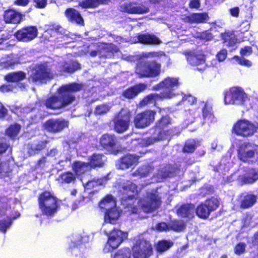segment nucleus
I'll list each match as a JSON object with an SVG mask.
<instances>
[{"mask_svg":"<svg viewBox=\"0 0 258 258\" xmlns=\"http://www.w3.org/2000/svg\"><path fill=\"white\" fill-rule=\"evenodd\" d=\"M82 88V85L77 83L69 84L59 87L57 95L48 98L46 101L45 105L42 106L40 102L36 104L35 107L39 114L35 116L34 119L32 118V122H37L46 115L44 112L45 108L57 109L71 104L75 99L73 94L80 91Z\"/></svg>","mask_w":258,"mask_h":258,"instance_id":"1","label":"nucleus"},{"mask_svg":"<svg viewBox=\"0 0 258 258\" xmlns=\"http://www.w3.org/2000/svg\"><path fill=\"white\" fill-rule=\"evenodd\" d=\"M119 192L122 196V204L131 209L132 213H137L139 210L135 205V201H133V198L138 192L136 184L130 181H126L121 184Z\"/></svg>","mask_w":258,"mask_h":258,"instance_id":"2","label":"nucleus"},{"mask_svg":"<svg viewBox=\"0 0 258 258\" xmlns=\"http://www.w3.org/2000/svg\"><path fill=\"white\" fill-rule=\"evenodd\" d=\"M39 208L44 215L48 216L53 215L58 208L57 200L52 194L45 191L39 197Z\"/></svg>","mask_w":258,"mask_h":258,"instance_id":"3","label":"nucleus"},{"mask_svg":"<svg viewBox=\"0 0 258 258\" xmlns=\"http://www.w3.org/2000/svg\"><path fill=\"white\" fill-rule=\"evenodd\" d=\"M179 85L178 78L167 77L159 84L154 86L153 89L156 91L164 90V91L159 94L162 99H171L176 95L174 91Z\"/></svg>","mask_w":258,"mask_h":258,"instance_id":"4","label":"nucleus"},{"mask_svg":"<svg viewBox=\"0 0 258 258\" xmlns=\"http://www.w3.org/2000/svg\"><path fill=\"white\" fill-rule=\"evenodd\" d=\"M170 123V119L168 116L163 117L156 124L155 132L153 135V137L143 140L144 143L143 144L149 146L157 141L163 139L169 140L172 133L171 131H167L168 134L165 133L164 129Z\"/></svg>","mask_w":258,"mask_h":258,"instance_id":"5","label":"nucleus"},{"mask_svg":"<svg viewBox=\"0 0 258 258\" xmlns=\"http://www.w3.org/2000/svg\"><path fill=\"white\" fill-rule=\"evenodd\" d=\"M53 78V74L47 63L35 66L30 72L29 80L35 83H45Z\"/></svg>","mask_w":258,"mask_h":258,"instance_id":"6","label":"nucleus"},{"mask_svg":"<svg viewBox=\"0 0 258 258\" xmlns=\"http://www.w3.org/2000/svg\"><path fill=\"white\" fill-rule=\"evenodd\" d=\"M233 132L243 137L252 136L258 130V123L251 122L246 119H240L233 126Z\"/></svg>","mask_w":258,"mask_h":258,"instance_id":"7","label":"nucleus"},{"mask_svg":"<svg viewBox=\"0 0 258 258\" xmlns=\"http://www.w3.org/2000/svg\"><path fill=\"white\" fill-rule=\"evenodd\" d=\"M161 197L157 190L148 192L147 197L138 201L137 204L146 213L151 212L159 207L161 204Z\"/></svg>","mask_w":258,"mask_h":258,"instance_id":"8","label":"nucleus"},{"mask_svg":"<svg viewBox=\"0 0 258 258\" xmlns=\"http://www.w3.org/2000/svg\"><path fill=\"white\" fill-rule=\"evenodd\" d=\"M160 64L156 61L141 62L137 66L136 73L140 78L155 77L160 74Z\"/></svg>","mask_w":258,"mask_h":258,"instance_id":"9","label":"nucleus"},{"mask_svg":"<svg viewBox=\"0 0 258 258\" xmlns=\"http://www.w3.org/2000/svg\"><path fill=\"white\" fill-rule=\"evenodd\" d=\"M258 158V146L250 143H242L238 150V157L245 162H252Z\"/></svg>","mask_w":258,"mask_h":258,"instance_id":"10","label":"nucleus"},{"mask_svg":"<svg viewBox=\"0 0 258 258\" xmlns=\"http://www.w3.org/2000/svg\"><path fill=\"white\" fill-rule=\"evenodd\" d=\"M247 100V95L239 87H233L225 94V104L243 105Z\"/></svg>","mask_w":258,"mask_h":258,"instance_id":"11","label":"nucleus"},{"mask_svg":"<svg viewBox=\"0 0 258 258\" xmlns=\"http://www.w3.org/2000/svg\"><path fill=\"white\" fill-rule=\"evenodd\" d=\"M127 237V233L119 230H114L108 235L107 242L103 249L104 252H109L117 248Z\"/></svg>","mask_w":258,"mask_h":258,"instance_id":"12","label":"nucleus"},{"mask_svg":"<svg viewBox=\"0 0 258 258\" xmlns=\"http://www.w3.org/2000/svg\"><path fill=\"white\" fill-rule=\"evenodd\" d=\"M219 206L218 199L212 198L206 200L205 203L199 205L196 210L197 215L200 218L207 219L210 216L211 212L216 210Z\"/></svg>","mask_w":258,"mask_h":258,"instance_id":"13","label":"nucleus"},{"mask_svg":"<svg viewBox=\"0 0 258 258\" xmlns=\"http://www.w3.org/2000/svg\"><path fill=\"white\" fill-rule=\"evenodd\" d=\"M152 253V248L150 243L144 239L136 241L133 248L134 258H148Z\"/></svg>","mask_w":258,"mask_h":258,"instance_id":"14","label":"nucleus"},{"mask_svg":"<svg viewBox=\"0 0 258 258\" xmlns=\"http://www.w3.org/2000/svg\"><path fill=\"white\" fill-rule=\"evenodd\" d=\"M20 215L16 212L13 214L10 208L8 209L7 207L6 209L4 207L0 208V231L6 232L7 229L11 226L12 220L19 217Z\"/></svg>","mask_w":258,"mask_h":258,"instance_id":"15","label":"nucleus"},{"mask_svg":"<svg viewBox=\"0 0 258 258\" xmlns=\"http://www.w3.org/2000/svg\"><path fill=\"white\" fill-rule=\"evenodd\" d=\"M131 115L129 111L122 109L114 119V130L119 133L126 131L129 126Z\"/></svg>","mask_w":258,"mask_h":258,"instance_id":"16","label":"nucleus"},{"mask_svg":"<svg viewBox=\"0 0 258 258\" xmlns=\"http://www.w3.org/2000/svg\"><path fill=\"white\" fill-rule=\"evenodd\" d=\"M187 61L191 66H196L199 71H202L206 69L205 56L203 51L189 52L186 54Z\"/></svg>","mask_w":258,"mask_h":258,"instance_id":"17","label":"nucleus"},{"mask_svg":"<svg viewBox=\"0 0 258 258\" xmlns=\"http://www.w3.org/2000/svg\"><path fill=\"white\" fill-rule=\"evenodd\" d=\"M156 112L151 110H147L138 114L134 119L136 127L143 128L148 126L154 120Z\"/></svg>","mask_w":258,"mask_h":258,"instance_id":"18","label":"nucleus"},{"mask_svg":"<svg viewBox=\"0 0 258 258\" xmlns=\"http://www.w3.org/2000/svg\"><path fill=\"white\" fill-rule=\"evenodd\" d=\"M37 34L38 30L36 27L28 26L17 31L15 36L19 41L29 42L35 38Z\"/></svg>","mask_w":258,"mask_h":258,"instance_id":"19","label":"nucleus"},{"mask_svg":"<svg viewBox=\"0 0 258 258\" xmlns=\"http://www.w3.org/2000/svg\"><path fill=\"white\" fill-rule=\"evenodd\" d=\"M68 126V122L63 119H51L47 120L45 128L49 132L57 133Z\"/></svg>","mask_w":258,"mask_h":258,"instance_id":"20","label":"nucleus"},{"mask_svg":"<svg viewBox=\"0 0 258 258\" xmlns=\"http://www.w3.org/2000/svg\"><path fill=\"white\" fill-rule=\"evenodd\" d=\"M121 11L130 14H143L149 12V9L144 5L135 3H126L120 6Z\"/></svg>","mask_w":258,"mask_h":258,"instance_id":"21","label":"nucleus"},{"mask_svg":"<svg viewBox=\"0 0 258 258\" xmlns=\"http://www.w3.org/2000/svg\"><path fill=\"white\" fill-rule=\"evenodd\" d=\"M121 210L118 207H115L111 209L106 211L104 215V223L103 227L104 229L107 225L110 224L112 225L115 224L121 214Z\"/></svg>","mask_w":258,"mask_h":258,"instance_id":"22","label":"nucleus"},{"mask_svg":"<svg viewBox=\"0 0 258 258\" xmlns=\"http://www.w3.org/2000/svg\"><path fill=\"white\" fill-rule=\"evenodd\" d=\"M139 157L136 155L127 154L121 158L116 163V166L118 169H127L132 166L137 164Z\"/></svg>","mask_w":258,"mask_h":258,"instance_id":"23","label":"nucleus"},{"mask_svg":"<svg viewBox=\"0 0 258 258\" xmlns=\"http://www.w3.org/2000/svg\"><path fill=\"white\" fill-rule=\"evenodd\" d=\"M117 144V140L113 135L105 134L100 139L101 145L104 149L110 151H114Z\"/></svg>","mask_w":258,"mask_h":258,"instance_id":"24","label":"nucleus"},{"mask_svg":"<svg viewBox=\"0 0 258 258\" xmlns=\"http://www.w3.org/2000/svg\"><path fill=\"white\" fill-rule=\"evenodd\" d=\"M138 41L145 44L156 45L161 43L158 37L153 34H139L138 36Z\"/></svg>","mask_w":258,"mask_h":258,"instance_id":"25","label":"nucleus"},{"mask_svg":"<svg viewBox=\"0 0 258 258\" xmlns=\"http://www.w3.org/2000/svg\"><path fill=\"white\" fill-rule=\"evenodd\" d=\"M147 85L144 84H139L131 87L123 92V96L127 99H132L135 97L139 93L147 89Z\"/></svg>","mask_w":258,"mask_h":258,"instance_id":"26","label":"nucleus"},{"mask_svg":"<svg viewBox=\"0 0 258 258\" xmlns=\"http://www.w3.org/2000/svg\"><path fill=\"white\" fill-rule=\"evenodd\" d=\"M199 107L201 108L202 117L206 121L211 122L214 118L211 105L205 102H199Z\"/></svg>","mask_w":258,"mask_h":258,"instance_id":"27","label":"nucleus"},{"mask_svg":"<svg viewBox=\"0 0 258 258\" xmlns=\"http://www.w3.org/2000/svg\"><path fill=\"white\" fill-rule=\"evenodd\" d=\"M4 19L7 23H19L22 20V14L14 10H9L5 12Z\"/></svg>","mask_w":258,"mask_h":258,"instance_id":"28","label":"nucleus"},{"mask_svg":"<svg viewBox=\"0 0 258 258\" xmlns=\"http://www.w3.org/2000/svg\"><path fill=\"white\" fill-rule=\"evenodd\" d=\"M177 213L178 216L182 217L192 218L194 216L195 207L192 204L183 205L178 209Z\"/></svg>","mask_w":258,"mask_h":258,"instance_id":"29","label":"nucleus"},{"mask_svg":"<svg viewBox=\"0 0 258 258\" xmlns=\"http://www.w3.org/2000/svg\"><path fill=\"white\" fill-rule=\"evenodd\" d=\"M107 180V179L106 177H103L100 179H98L97 180H92L89 181L86 184H85L83 181L82 182L85 190H88L92 189V192H93L98 189L97 186L103 185L106 182ZM90 192H92V191Z\"/></svg>","mask_w":258,"mask_h":258,"instance_id":"30","label":"nucleus"},{"mask_svg":"<svg viewBox=\"0 0 258 258\" xmlns=\"http://www.w3.org/2000/svg\"><path fill=\"white\" fill-rule=\"evenodd\" d=\"M66 15L70 21L79 24H82L84 23L83 20L79 12L74 9L70 8L67 9L66 11Z\"/></svg>","mask_w":258,"mask_h":258,"instance_id":"31","label":"nucleus"},{"mask_svg":"<svg viewBox=\"0 0 258 258\" xmlns=\"http://www.w3.org/2000/svg\"><path fill=\"white\" fill-rule=\"evenodd\" d=\"M99 207L106 211L116 207V201L112 196L108 195L100 202Z\"/></svg>","mask_w":258,"mask_h":258,"instance_id":"32","label":"nucleus"},{"mask_svg":"<svg viewBox=\"0 0 258 258\" xmlns=\"http://www.w3.org/2000/svg\"><path fill=\"white\" fill-rule=\"evenodd\" d=\"M73 171L77 175H81L91 168L89 163L76 161L72 165Z\"/></svg>","mask_w":258,"mask_h":258,"instance_id":"33","label":"nucleus"},{"mask_svg":"<svg viewBox=\"0 0 258 258\" xmlns=\"http://www.w3.org/2000/svg\"><path fill=\"white\" fill-rule=\"evenodd\" d=\"M208 20V16L206 13L192 14L187 16L185 21L188 22L202 23Z\"/></svg>","mask_w":258,"mask_h":258,"instance_id":"34","label":"nucleus"},{"mask_svg":"<svg viewBox=\"0 0 258 258\" xmlns=\"http://www.w3.org/2000/svg\"><path fill=\"white\" fill-rule=\"evenodd\" d=\"M106 157L102 154H94L89 159L90 167L101 166L106 161Z\"/></svg>","mask_w":258,"mask_h":258,"instance_id":"35","label":"nucleus"},{"mask_svg":"<svg viewBox=\"0 0 258 258\" xmlns=\"http://www.w3.org/2000/svg\"><path fill=\"white\" fill-rule=\"evenodd\" d=\"M256 201V197L254 195L247 194L243 196L241 202V207L247 209L252 206Z\"/></svg>","mask_w":258,"mask_h":258,"instance_id":"36","label":"nucleus"},{"mask_svg":"<svg viewBox=\"0 0 258 258\" xmlns=\"http://www.w3.org/2000/svg\"><path fill=\"white\" fill-rule=\"evenodd\" d=\"M162 99L159 94H153L148 95L140 103L139 105L140 106H144L147 105L154 104L156 101Z\"/></svg>","mask_w":258,"mask_h":258,"instance_id":"37","label":"nucleus"},{"mask_svg":"<svg viewBox=\"0 0 258 258\" xmlns=\"http://www.w3.org/2000/svg\"><path fill=\"white\" fill-rule=\"evenodd\" d=\"M76 179L75 175L71 172L68 171L61 174L56 180L60 183H70Z\"/></svg>","mask_w":258,"mask_h":258,"instance_id":"38","label":"nucleus"},{"mask_svg":"<svg viewBox=\"0 0 258 258\" xmlns=\"http://www.w3.org/2000/svg\"><path fill=\"white\" fill-rule=\"evenodd\" d=\"M222 38L224 40V45L231 46L237 42V39L235 35L233 32H227L222 35Z\"/></svg>","mask_w":258,"mask_h":258,"instance_id":"39","label":"nucleus"},{"mask_svg":"<svg viewBox=\"0 0 258 258\" xmlns=\"http://www.w3.org/2000/svg\"><path fill=\"white\" fill-rule=\"evenodd\" d=\"M25 78V74L22 72L10 74L6 77V80L12 84L21 81Z\"/></svg>","mask_w":258,"mask_h":258,"instance_id":"40","label":"nucleus"},{"mask_svg":"<svg viewBox=\"0 0 258 258\" xmlns=\"http://www.w3.org/2000/svg\"><path fill=\"white\" fill-rule=\"evenodd\" d=\"M18 63H19V61L13 55L8 56L6 58H3L0 62L1 66L3 68H8Z\"/></svg>","mask_w":258,"mask_h":258,"instance_id":"41","label":"nucleus"},{"mask_svg":"<svg viewBox=\"0 0 258 258\" xmlns=\"http://www.w3.org/2000/svg\"><path fill=\"white\" fill-rule=\"evenodd\" d=\"M258 179V171L250 169L248 173L243 178L242 180L245 183H251Z\"/></svg>","mask_w":258,"mask_h":258,"instance_id":"42","label":"nucleus"},{"mask_svg":"<svg viewBox=\"0 0 258 258\" xmlns=\"http://www.w3.org/2000/svg\"><path fill=\"white\" fill-rule=\"evenodd\" d=\"M80 69V64L78 62L71 61L69 62V63L66 62L60 71L73 73Z\"/></svg>","mask_w":258,"mask_h":258,"instance_id":"43","label":"nucleus"},{"mask_svg":"<svg viewBox=\"0 0 258 258\" xmlns=\"http://www.w3.org/2000/svg\"><path fill=\"white\" fill-rule=\"evenodd\" d=\"M99 49L98 50L100 53L102 52H116L118 50V48L113 44H105L101 43L99 46Z\"/></svg>","mask_w":258,"mask_h":258,"instance_id":"44","label":"nucleus"},{"mask_svg":"<svg viewBox=\"0 0 258 258\" xmlns=\"http://www.w3.org/2000/svg\"><path fill=\"white\" fill-rule=\"evenodd\" d=\"M173 243L171 241L163 240L159 241L157 245V250L159 252H163L170 248Z\"/></svg>","mask_w":258,"mask_h":258,"instance_id":"45","label":"nucleus"},{"mask_svg":"<svg viewBox=\"0 0 258 258\" xmlns=\"http://www.w3.org/2000/svg\"><path fill=\"white\" fill-rule=\"evenodd\" d=\"M152 170V168L149 165H144L139 168L135 172L133 173L134 176H145L149 174Z\"/></svg>","mask_w":258,"mask_h":258,"instance_id":"46","label":"nucleus"},{"mask_svg":"<svg viewBox=\"0 0 258 258\" xmlns=\"http://www.w3.org/2000/svg\"><path fill=\"white\" fill-rule=\"evenodd\" d=\"M20 126L18 124L11 125L6 131L7 135L12 139H14L19 134Z\"/></svg>","mask_w":258,"mask_h":258,"instance_id":"47","label":"nucleus"},{"mask_svg":"<svg viewBox=\"0 0 258 258\" xmlns=\"http://www.w3.org/2000/svg\"><path fill=\"white\" fill-rule=\"evenodd\" d=\"M169 224V229L175 231H181L185 227V224L182 221H173Z\"/></svg>","mask_w":258,"mask_h":258,"instance_id":"48","label":"nucleus"},{"mask_svg":"<svg viewBox=\"0 0 258 258\" xmlns=\"http://www.w3.org/2000/svg\"><path fill=\"white\" fill-rule=\"evenodd\" d=\"M188 113L190 116L194 119H198L201 117V109L199 107V103L198 105H192L188 109Z\"/></svg>","mask_w":258,"mask_h":258,"instance_id":"49","label":"nucleus"},{"mask_svg":"<svg viewBox=\"0 0 258 258\" xmlns=\"http://www.w3.org/2000/svg\"><path fill=\"white\" fill-rule=\"evenodd\" d=\"M198 146V143L193 139L188 140L184 145L183 151L184 152H192Z\"/></svg>","mask_w":258,"mask_h":258,"instance_id":"50","label":"nucleus"},{"mask_svg":"<svg viewBox=\"0 0 258 258\" xmlns=\"http://www.w3.org/2000/svg\"><path fill=\"white\" fill-rule=\"evenodd\" d=\"M162 56L166 57L165 54L162 51L147 52L142 54L141 58H159Z\"/></svg>","mask_w":258,"mask_h":258,"instance_id":"51","label":"nucleus"},{"mask_svg":"<svg viewBox=\"0 0 258 258\" xmlns=\"http://www.w3.org/2000/svg\"><path fill=\"white\" fill-rule=\"evenodd\" d=\"M11 169L8 161L0 163V176L4 177L9 175Z\"/></svg>","mask_w":258,"mask_h":258,"instance_id":"52","label":"nucleus"},{"mask_svg":"<svg viewBox=\"0 0 258 258\" xmlns=\"http://www.w3.org/2000/svg\"><path fill=\"white\" fill-rule=\"evenodd\" d=\"M131 253L129 248H124L118 250L113 258H131Z\"/></svg>","mask_w":258,"mask_h":258,"instance_id":"53","label":"nucleus"},{"mask_svg":"<svg viewBox=\"0 0 258 258\" xmlns=\"http://www.w3.org/2000/svg\"><path fill=\"white\" fill-rule=\"evenodd\" d=\"M100 4L99 0H84L80 5L83 8H95Z\"/></svg>","mask_w":258,"mask_h":258,"instance_id":"54","label":"nucleus"},{"mask_svg":"<svg viewBox=\"0 0 258 258\" xmlns=\"http://www.w3.org/2000/svg\"><path fill=\"white\" fill-rule=\"evenodd\" d=\"M110 109V107L106 104L97 106L96 107L95 113L96 115H103L106 113Z\"/></svg>","mask_w":258,"mask_h":258,"instance_id":"55","label":"nucleus"},{"mask_svg":"<svg viewBox=\"0 0 258 258\" xmlns=\"http://www.w3.org/2000/svg\"><path fill=\"white\" fill-rule=\"evenodd\" d=\"M172 174L166 172V169L164 171H161L157 174L156 176H154V180L156 182H161L165 179L167 177L170 176Z\"/></svg>","mask_w":258,"mask_h":258,"instance_id":"56","label":"nucleus"},{"mask_svg":"<svg viewBox=\"0 0 258 258\" xmlns=\"http://www.w3.org/2000/svg\"><path fill=\"white\" fill-rule=\"evenodd\" d=\"M16 87V84H13L8 82L7 84L2 86L0 88V90L4 93H7L10 91H13Z\"/></svg>","mask_w":258,"mask_h":258,"instance_id":"57","label":"nucleus"},{"mask_svg":"<svg viewBox=\"0 0 258 258\" xmlns=\"http://www.w3.org/2000/svg\"><path fill=\"white\" fill-rule=\"evenodd\" d=\"M246 244L243 243L237 244L234 248L235 253L237 255L243 253L245 251Z\"/></svg>","mask_w":258,"mask_h":258,"instance_id":"58","label":"nucleus"},{"mask_svg":"<svg viewBox=\"0 0 258 258\" xmlns=\"http://www.w3.org/2000/svg\"><path fill=\"white\" fill-rule=\"evenodd\" d=\"M234 58L236 59L238 63L241 66H244L249 67L252 65L250 61L244 58H240L238 56H235Z\"/></svg>","mask_w":258,"mask_h":258,"instance_id":"59","label":"nucleus"},{"mask_svg":"<svg viewBox=\"0 0 258 258\" xmlns=\"http://www.w3.org/2000/svg\"><path fill=\"white\" fill-rule=\"evenodd\" d=\"M9 144L5 138H0V154L5 152L8 148Z\"/></svg>","mask_w":258,"mask_h":258,"instance_id":"60","label":"nucleus"},{"mask_svg":"<svg viewBox=\"0 0 258 258\" xmlns=\"http://www.w3.org/2000/svg\"><path fill=\"white\" fill-rule=\"evenodd\" d=\"M56 27H54L53 25H48L45 26V31L43 34V35L45 37H47L48 34H50L51 35L53 34L58 29Z\"/></svg>","mask_w":258,"mask_h":258,"instance_id":"61","label":"nucleus"},{"mask_svg":"<svg viewBox=\"0 0 258 258\" xmlns=\"http://www.w3.org/2000/svg\"><path fill=\"white\" fill-rule=\"evenodd\" d=\"M156 230L159 232L169 230V224L167 225L165 223H160L156 226Z\"/></svg>","mask_w":258,"mask_h":258,"instance_id":"62","label":"nucleus"},{"mask_svg":"<svg viewBox=\"0 0 258 258\" xmlns=\"http://www.w3.org/2000/svg\"><path fill=\"white\" fill-rule=\"evenodd\" d=\"M227 50L226 49H222L217 53L216 57L219 61H223L227 57Z\"/></svg>","mask_w":258,"mask_h":258,"instance_id":"63","label":"nucleus"},{"mask_svg":"<svg viewBox=\"0 0 258 258\" xmlns=\"http://www.w3.org/2000/svg\"><path fill=\"white\" fill-rule=\"evenodd\" d=\"M183 101H187L188 103H190L191 106L195 105L194 103L196 102L197 100L196 98L191 95H188V96H184L182 97Z\"/></svg>","mask_w":258,"mask_h":258,"instance_id":"64","label":"nucleus"}]
</instances>
